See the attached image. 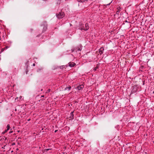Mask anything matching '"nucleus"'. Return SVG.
Returning a JSON list of instances; mask_svg holds the SVG:
<instances>
[{"label":"nucleus","mask_w":154,"mask_h":154,"mask_svg":"<svg viewBox=\"0 0 154 154\" xmlns=\"http://www.w3.org/2000/svg\"><path fill=\"white\" fill-rule=\"evenodd\" d=\"M79 29H80L81 30H84L85 31H87L89 29V24L88 23H86L85 25V26L82 25V23H80L79 24Z\"/></svg>","instance_id":"nucleus-1"},{"label":"nucleus","mask_w":154,"mask_h":154,"mask_svg":"<svg viewBox=\"0 0 154 154\" xmlns=\"http://www.w3.org/2000/svg\"><path fill=\"white\" fill-rule=\"evenodd\" d=\"M132 88L130 95L132 94L135 93L138 91V87L136 85H134L133 86Z\"/></svg>","instance_id":"nucleus-2"},{"label":"nucleus","mask_w":154,"mask_h":154,"mask_svg":"<svg viewBox=\"0 0 154 154\" xmlns=\"http://www.w3.org/2000/svg\"><path fill=\"white\" fill-rule=\"evenodd\" d=\"M56 16L58 19H61L64 17V14L63 12L61 11L59 12V13H57L56 14Z\"/></svg>","instance_id":"nucleus-3"},{"label":"nucleus","mask_w":154,"mask_h":154,"mask_svg":"<svg viewBox=\"0 0 154 154\" xmlns=\"http://www.w3.org/2000/svg\"><path fill=\"white\" fill-rule=\"evenodd\" d=\"M42 26H43L42 31V32L43 33L47 29V22H43Z\"/></svg>","instance_id":"nucleus-4"},{"label":"nucleus","mask_w":154,"mask_h":154,"mask_svg":"<svg viewBox=\"0 0 154 154\" xmlns=\"http://www.w3.org/2000/svg\"><path fill=\"white\" fill-rule=\"evenodd\" d=\"M68 64V66L71 67H74L76 65V64L73 62H69Z\"/></svg>","instance_id":"nucleus-5"},{"label":"nucleus","mask_w":154,"mask_h":154,"mask_svg":"<svg viewBox=\"0 0 154 154\" xmlns=\"http://www.w3.org/2000/svg\"><path fill=\"white\" fill-rule=\"evenodd\" d=\"M82 46L81 45H80L79 47L78 46L76 48H75V50H76V51H81L82 50Z\"/></svg>","instance_id":"nucleus-6"},{"label":"nucleus","mask_w":154,"mask_h":154,"mask_svg":"<svg viewBox=\"0 0 154 154\" xmlns=\"http://www.w3.org/2000/svg\"><path fill=\"white\" fill-rule=\"evenodd\" d=\"M104 49L103 47H101L99 50V53L100 55L103 54Z\"/></svg>","instance_id":"nucleus-7"},{"label":"nucleus","mask_w":154,"mask_h":154,"mask_svg":"<svg viewBox=\"0 0 154 154\" xmlns=\"http://www.w3.org/2000/svg\"><path fill=\"white\" fill-rule=\"evenodd\" d=\"M122 9L120 7H119L117 8V11L116 12V14H119L120 12V11L121 9Z\"/></svg>","instance_id":"nucleus-8"},{"label":"nucleus","mask_w":154,"mask_h":154,"mask_svg":"<svg viewBox=\"0 0 154 154\" xmlns=\"http://www.w3.org/2000/svg\"><path fill=\"white\" fill-rule=\"evenodd\" d=\"M84 87V85H79L78 87V89L80 90H81Z\"/></svg>","instance_id":"nucleus-9"},{"label":"nucleus","mask_w":154,"mask_h":154,"mask_svg":"<svg viewBox=\"0 0 154 154\" xmlns=\"http://www.w3.org/2000/svg\"><path fill=\"white\" fill-rule=\"evenodd\" d=\"M22 98V96H20L19 97H17L16 98H15V101L16 102L17 101H18L19 100L21 99Z\"/></svg>","instance_id":"nucleus-10"},{"label":"nucleus","mask_w":154,"mask_h":154,"mask_svg":"<svg viewBox=\"0 0 154 154\" xmlns=\"http://www.w3.org/2000/svg\"><path fill=\"white\" fill-rule=\"evenodd\" d=\"M73 112L74 111H73L72 112L70 113L71 116L70 117L71 119H73L74 118V115L73 114Z\"/></svg>","instance_id":"nucleus-11"},{"label":"nucleus","mask_w":154,"mask_h":154,"mask_svg":"<svg viewBox=\"0 0 154 154\" xmlns=\"http://www.w3.org/2000/svg\"><path fill=\"white\" fill-rule=\"evenodd\" d=\"M71 87L70 86H68L66 87L65 89V90H67V89H69V90L70 89H71Z\"/></svg>","instance_id":"nucleus-12"},{"label":"nucleus","mask_w":154,"mask_h":154,"mask_svg":"<svg viewBox=\"0 0 154 154\" xmlns=\"http://www.w3.org/2000/svg\"><path fill=\"white\" fill-rule=\"evenodd\" d=\"M7 130H8L10 129V125H8L7 126Z\"/></svg>","instance_id":"nucleus-13"},{"label":"nucleus","mask_w":154,"mask_h":154,"mask_svg":"<svg viewBox=\"0 0 154 154\" xmlns=\"http://www.w3.org/2000/svg\"><path fill=\"white\" fill-rule=\"evenodd\" d=\"M8 131V130H7V129L5 130L4 131H3V132H2V134H4L6 132H7Z\"/></svg>","instance_id":"nucleus-14"},{"label":"nucleus","mask_w":154,"mask_h":154,"mask_svg":"<svg viewBox=\"0 0 154 154\" xmlns=\"http://www.w3.org/2000/svg\"><path fill=\"white\" fill-rule=\"evenodd\" d=\"M98 68V67L97 66L96 67H95V68H94V69H93V70H94V71H96V70H97V69Z\"/></svg>","instance_id":"nucleus-15"},{"label":"nucleus","mask_w":154,"mask_h":154,"mask_svg":"<svg viewBox=\"0 0 154 154\" xmlns=\"http://www.w3.org/2000/svg\"><path fill=\"white\" fill-rule=\"evenodd\" d=\"M42 70V68H39L37 70L38 72H39L41 71Z\"/></svg>","instance_id":"nucleus-16"},{"label":"nucleus","mask_w":154,"mask_h":154,"mask_svg":"<svg viewBox=\"0 0 154 154\" xmlns=\"http://www.w3.org/2000/svg\"><path fill=\"white\" fill-rule=\"evenodd\" d=\"M86 0H78V1L80 2H84Z\"/></svg>","instance_id":"nucleus-17"},{"label":"nucleus","mask_w":154,"mask_h":154,"mask_svg":"<svg viewBox=\"0 0 154 154\" xmlns=\"http://www.w3.org/2000/svg\"><path fill=\"white\" fill-rule=\"evenodd\" d=\"M64 68V66H60V68L61 69H63Z\"/></svg>","instance_id":"nucleus-18"},{"label":"nucleus","mask_w":154,"mask_h":154,"mask_svg":"<svg viewBox=\"0 0 154 154\" xmlns=\"http://www.w3.org/2000/svg\"><path fill=\"white\" fill-rule=\"evenodd\" d=\"M50 91V89H48L46 93L49 92Z\"/></svg>","instance_id":"nucleus-19"},{"label":"nucleus","mask_w":154,"mask_h":154,"mask_svg":"<svg viewBox=\"0 0 154 154\" xmlns=\"http://www.w3.org/2000/svg\"><path fill=\"white\" fill-rule=\"evenodd\" d=\"M75 49H71V51H72V52H73L75 51Z\"/></svg>","instance_id":"nucleus-20"},{"label":"nucleus","mask_w":154,"mask_h":154,"mask_svg":"<svg viewBox=\"0 0 154 154\" xmlns=\"http://www.w3.org/2000/svg\"><path fill=\"white\" fill-rule=\"evenodd\" d=\"M8 48V47L6 46L4 48V49H7Z\"/></svg>","instance_id":"nucleus-21"},{"label":"nucleus","mask_w":154,"mask_h":154,"mask_svg":"<svg viewBox=\"0 0 154 154\" xmlns=\"http://www.w3.org/2000/svg\"><path fill=\"white\" fill-rule=\"evenodd\" d=\"M31 32H32L33 31V29H30Z\"/></svg>","instance_id":"nucleus-22"},{"label":"nucleus","mask_w":154,"mask_h":154,"mask_svg":"<svg viewBox=\"0 0 154 154\" xmlns=\"http://www.w3.org/2000/svg\"><path fill=\"white\" fill-rule=\"evenodd\" d=\"M13 132V131H10L9 132V133L10 134V133H12Z\"/></svg>","instance_id":"nucleus-23"},{"label":"nucleus","mask_w":154,"mask_h":154,"mask_svg":"<svg viewBox=\"0 0 154 154\" xmlns=\"http://www.w3.org/2000/svg\"><path fill=\"white\" fill-rule=\"evenodd\" d=\"M15 143H12V145H15Z\"/></svg>","instance_id":"nucleus-24"},{"label":"nucleus","mask_w":154,"mask_h":154,"mask_svg":"<svg viewBox=\"0 0 154 154\" xmlns=\"http://www.w3.org/2000/svg\"><path fill=\"white\" fill-rule=\"evenodd\" d=\"M40 34H39V35H37L36 36V37H39V36H40Z\"/></svg>","instance_id":"nucleus-25"},{"label":"nucleus","mask_w":154,"mask_h":154,"mask_svg":"<svg viewBox=\"0 0 154 154\" xmlns=\"http://www.w3.org/2000/svg\"><path fill=\"white\" fill-rule=\"evenodd\" d=\"M35 63H33V65H33V66H35Z\"/></svg>","instance_id":"nucleus-26"},{"label":"nucleus","mask_w":154,"mask_h":154,"mask_svg":"<svg viewBox=\"0 0 154 154\" xmlns=\"http://www.w3.org/2000/svg\"><path fill=\"white\" fill-rule=\"evenodd\" d=\"M125 22H128V23H130V22H128L126 20L125 21Z\"/></svg>","instance_id":"nucleus-27"},{"label":"nucleus","mask_w":154,"mask_h":154,"mask_svg":"<svg viewBox=\"0 0 154 154\" xmlns=\"http://www.w3.org/2000/svg\"><path fill=\"white\" fill-rule=\"evenodd\" d=\"M57 130H56L55 131H54V132L55 133H56V132L57 131Z\"/></svg>","instance_id":"nucleus-28"},{"label":"nucleus","mask_w":154,"mask_h":154,"mask_svg":"<svg viewBox=\"0 0 154 154\" xmlns=\"http://www.w3.org/2000/svg\"><path fill=\"white\" fill-rule=\"evenodd\" d=\"M44 97V95H42L41 96V97Z\"/></svg>","instance_id":"nucleus-29"},{"label":"nucleus","mask_w":154,"mask_h":154,"mask_svg":"<svg viewBox=\"0 0 154 154\" xmlns=\"http://www.w3.org/2000/svg\"><path fill=\"white\" fill-rule=\"evenodd\" d=\"M144 81H143V85H144Z\"/></svg>","instance_id":"nucleus-30"},{"label":"nucleus","mask_w":154,"mask_h":154,"mask_svg":"<svg viewBox=\"0 0 154 154\" xmlns=\"http://www.w3.org/2000/svg\"><path fill=\"white\" fill-rule=\"evenodd\" d=\"M30 120V119H28V120H28V121H29Z\"/></svg>","instance_id":"nucleus-31"},{"label":"nucleus","mask_w":154,"mask_h":154,"mask_svg":"<svg viewBox=\"0 0 154 154\" xmlns=\"http://www.w3.org/2000/svg\"><path fill=\"white\" fill-rule=\"evenodd\" d=\"M111 3H109V4H107V5H109Z\"/></svg>","instance_id":"nucleus-32"},{"label":"nucleus","mask_w":154,"mask_h":154,"mask_svg":"<svg viewBox=\"0 0 154 154\" xmlns=\"http://www.w3.org/2000/svg\"><path fill=\"white\" fill-rule=\"evenodd\" d=\"M70 26H72V25L71 23L70 24Z\"/></svg>","instance_id":"nucleus-33"},{"label":"nucleus","mask_w":154,"mask_h":154,"mask_svg":"<svg viewBox=\"0 0 154 154\" xmlns=\"http://www.w3.org/2000/svg\"><path fill=\"white\" fill-rule=\"evenodd\" d=\"M42 90H43V89H42L41 90V91H42Z\"/></svg>","instance_id":"nucleus-34"},{"label":"nucleus","mask_w":154,"mask_h":154,"mask_svg":"<svg viewBox=\"0 0 154 154\" xmlns=\"http://www.w3.org/2000/svg\"><path fill=\"white\" fill-rule=\"evenodd\" d=\"M16 110H17V109H15V111H16Z\"/></svg>","instance_id":"nucleus-35"},{"label":"nucleus","mask_w":154,"mask_h":154,"mask_svg":"<svg viewBox=\"0 0 154 154\" xmlns=\"http://www.w3.org/2000/svg\"><path fill=\"white\" fill-rule=\"evenodd\" d=\"M49 149H47V150H48Z\"/></svg>","instance_id":"nucleus-36"},{"label":"nucleus","mask_w":154,"mask_h":154,"mask_svg":"<svg viewBox=\"0 0 154 154\" xmlns=\"http://www.w3.org/2000/svg\"><path fill=\"white\" fill-rule=\"evenodd\" d=\"M68 66V65H66V66Z\"/></svg>","instance_id":"nucleus-37"},{"label":"nucleus","mask_w":154,"mask_h":154,"mask_svg":"<svg viewBox=\"0 0 154 154\" xmlns=\"http://www.w3.org/2000/svg\"><path fill=\"white\" fill-rule=\"evenodd\" d=\"M68 66V65H66V66Z\"/></svg>","instance_id":"nucleus-38"},{"label":"nucleus","mask_w":154,"mask_h":154,"mask_svg":"<svg viewBox=\"0 0 154 154\" xmlns=\"http://www.w3.org/2000/svg\"><path fill=\"white\" fill-rule=\"evenodd\" d=\"M26 74H27V72H26Z\"/></svg>","instance_id":"nucleus-39"},{"label":"nucleus","mask_w":154,"mask_h":154,"mask_svg":"<svg viewBox=\"0 0 154 154\" xmlns=\"http://www.w3.org/2000/svg\"><path fill=\"white\" fill-rule=\"evenodd\" d=\"M7 139V138H5V140H6Z\"/></svg>","instance_id":"nucleus-40"}]
</instances>
